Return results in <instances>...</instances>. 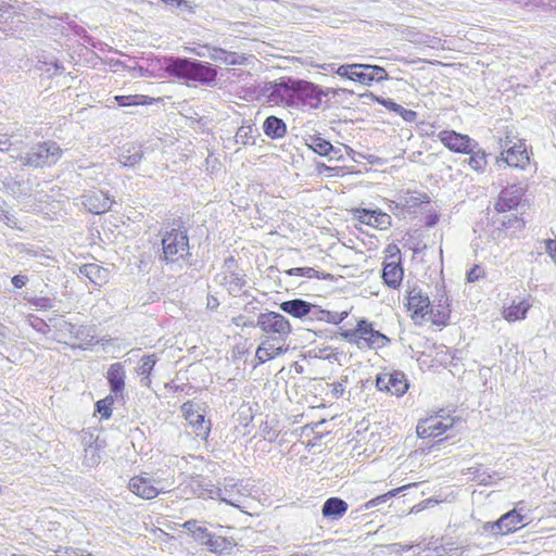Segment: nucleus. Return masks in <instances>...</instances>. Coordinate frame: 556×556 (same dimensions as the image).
<instances>
[{
  "label": "nucleus",
  "mask_w": 556,
  "mask_h": 556,
  "mask_svg": "<svg viewBox=\"0 0 556 556\" xmlns=\"http://www.w3.org/2000/svg\"><path fill=\"white\" fill-rule=\"evenodd\" d=\"M143 157V152L140 147H123L118 154V162L123 166L132 167L138 164Z\"/></svg>",
  "instance_id": "nucleus-28"
},
{
  "label": "nucleus",
  "mask_w": 556,
  "mask_h": 556,
  "mask_svg": "<svg viewBox=\"0 0 556 556\" xmlns=\"http://www.w3.org/2000/svg\"><path fill=\"white\" fill-rule=\"evenodd\" d=\"M279 308L292 317L295 318H304L307 317L312 319V313L314 309V304L304 301L302 299H293L283 301L279 304Z\"/></svg>",
  "instance_id": "nucleus-18"
},
{
  "label": "nucleus",
  "mask_w": 556,
  "mask_h": 556,
  "mask_svg": "<svg viewBox=\"0 0 556 556\" xmlns=\"http://www.w3.org/2000/svg\"><path fill=\"white\" fill-rule=\"evenodd\" d=\"M482 530L483 532H491L494 535H502V528L498 520L495 522H485L482 526Z\"/></svg>",
  "instance_id": "nucleus-54"
},
{
  "label": "nucleus",
  "mask_w": 556,
  "mask_h": 556,
  "mask_svg": "<svg viewBox=\"0 0 556 556\" xmlns=\"http://www.w3.org/2000/svg\"><path fill=\"white\" fill-rule=\"evenodd\" d=\"M407 306L408 309L413 311L412 318L416 320L417 318H424L428 315L430 300L419 288L414 287L408 291Z\"/></svg>",
  "instance_id": "nucleus-16"
},
{
  "label": "nucleus",
  "mask_w": 556,
  "mask_h": 556,
  "mask_svg": "<svg viewBox=\"0 0 556 556\" xmlns=\"http://www.w3.org/2000/svg\"><path fill=\"white\" fill-rule=\"evenodd\" d=\"M428 314L430 315V319L433 324L439 326H444L447 324V319L450 317L448 312L445 309H433L432 307L428 308Z\"/></svg>",
  "instance_id": "nucleus-38"
},
{
  "label": "nucleus",
  "mask_w": 556,
  "mask_h": 556,
  "mask_svg": "<svg viewBox=\"0 0 556 556\" xmlns=\"http://www.w3.org/2000/svg\"><path fill=\"white\" fill-rule=\"evenodd\" d=\"M113 201L102 191H90L83 195L84 206L92 214H103L111 210Z\"/></svg>",
  "instance_id": "nucleus-17"
},
{
  "label": "nucleus",
  "mask_w": 556,
  "mask_h": 556,
  "mask_svg": "<svg viewBox=\"0 0 556 556\" xmlns=\"http://www.w3.org/2000/svg\"><path fill=\"white\" fill-rule=\"evenodd\" d=\"M79 273L98 286L105 283L108 280V270L98 264H85L79 268Z\"/></svg>",
  "instance_id": "nucleus-26"
},
{
  "label": "nucleus",
  "mask_w": 556,
  "mask_h": 556,
  "mask_svg": "<svg viewBox=\"0 0 556 556\" xmlns=\"http://www.w3.org/2000/svg\"><path fill=\"white\" fill-rule=\"evenodd\" d=\"M429 201V198L427 194H417V195H414V194H408L406 197L403 198V205L404 206H409V207H415V206H418L420 203L422 202H428Z\"/></svg>",
  "instance_id": "nucleus-43"
},
{
  "label": "nucleus",
  "mask_w": 556,
  "mask_h": 556,
  "mask_svg": "<svg viewBox=\"0 0 556 556\" xmlns=\"http://www.w3.org/2000/svg\"><path fill=\"white\" fill-rule=\"evenodd\" d=\"M139 96H117L115 97L116 102L119 106L135 105L138 104L137 99Z\"/></svg>",
  "instance_id": "nucleus-52"
},
{
  "label": "nucleus",
  "mask_w": 556,
  "mask_h": 556,
  "mask_svg": "<svg viewBox=\"0 0 556 556\" xmlns=\"http://www.w3.org/2000/svg\"><path fill=\"white\" fill-rule=\"evenodd\" d=\"M357 64L358 63L340 65L336 68V74H338L340 77L354 81V74L357 70Z\"/></svg>",
  "instance_id": "nucleus-41"
},
{
  "label": "nucleus",
  "mask_w": 556,
  "mask_h": 556,
  "mask_svg": "<svg viewBox=\"0 0 556 556\" xmlns=\"http://www.w3.org/2000/svg\"><path fill=\"white\" fill-rule=\"evenodd\" d=\"M438 139L445 148L456 153H469L473 151V148L478 147L476 140L455 130H441L438 134Z\"/></svg>",
  "instance_id": "nucleus-9"
},
{
  "label": "nucleus",
  "mask_w": 556,
  "mask_h": 556,
  "mask_svg": "<svg viewBox=\"0 0 556 556\" xmlns=\"http://www.w3.org/2000/svg\"><path fill=\"white\" fill-rule=\"evenodd\" d=\"M295 81L292 78H280L268 83L263 88V96L274 105L295 108Z\"/></svg>",
  "instance_id": "nucleus-4"
},
{
  "label": "nucleus",
  "mask_w": 556,
  "mask_h": 556,
  "mask_svg": "<svg viewBox=\"0 0 556 556\" xmlns=\"http://www.w3.org/2000/svg\"><path fill=\"white\" fill-rule=\"evenodd\" d=\"M256 326L267 337L280 339L282 342L287 340L292 331L290 321L280 313L266 312L257 316Z\"/></svg>",
  "instance_id": "nucleus-5"
},
{
  "label": "nucleus",
  "mask_w": 556,
  "mask_h": 556,
  "mask_svg": "<svg viewBox=\"0 0 556 556\" xmlns=\"http://www.w3.org/2000/svg\"><path fill=\"white\" fill-rule=\"evenodd\" d=\"M30 303L37 308V309H50L54 307V301L50 298H34L30 300Z\"/></svg>",
  "instance_id": "nucleus-47"
},
{
  "label": "nucleus",
  "mask_w": 556,
  "mask_h": 556,
  "mask_svg": "<svg viewBox=\"0 0 556 556\" xmlns=\"http://www.w3.org/2000/svg\"><path fill=\"white\" fill-rule=\"evenodd\" d=\"M282 342L280 339L274 338V337H266L265 340L262 341V344L265 346L266 351L270 354L273 358L283 353V348L281 344Z\"/></svg>",
  "instance_id": "nucleus-37"
},
{
  "label": "nucleus",
  "mask_w": 556,
  "mask_h": 556,
  "mask_svg": "<svg viewBox=\"0 0 556 556\" xmlns=\"http://www.w3.org/2000/svg\"><path fill=\"white\" fill-rule=\"evenodd\" d=\"M125 369L121 363H114L108 370V381L113 393L118 394L125 387Z\"/></svg>",
  "instance_id": "nucleus-22"
},
{
  "label": "nucleus",
  "mask_w": 556,
  "mask_h": 556,
  "mask_svg": "<svg viewBox=\"0 0 556 556\" xmlns=\"http://www.w3.org/2000/svg\"><path fill=\"white\" fill-rule=\"evenodd\" d=\"M470 157L468 159V165L476 172H483L486 166V153L479 148H473L472 152H469Z\"/></svg>",
  "instance_id": "nucleus-33"
},
{
  "label": "nucleus",
  "mask_w": 556,
  "mask_h": 556,
  "mask_svg": "<svg viewBox=\"0 0 556 556\" xmlns=\"http://www.w3.org/2000/svg\"><path fill=\"white\" fill-rule=\"evenodd\" d=\"M232 324H235L237 327H251V328H254V327H257L256 326V323L252 319H249L247 318L245 316L243 315H239V316H236L232 318Z\"/></svg>",
  "instance_id": "nucleus-51"
},
{
  "label": "nucleus",
  "mask_w": 556,
  "mask_h": 556,
  "mask_svg": "<svg viewBox=\"0 0 556 556\" xmlns=\"http://www.w3.org/2000/svg\"><path fill=\"white\" fill-rule=\"evenodd\" d=\"M428 424H430V427L434 430L435 437H439L453 427L454 419L448 415H435L428 417Z\"/></svg>",
  "instance_id": "nucleus-30"
},
{
  "label": "nucleus",
  "mask_w": 556,
  "mask_h": 556,
  "mask_svg": "<svg viewBox=\"0 0 556 556\" xmlns=\"http://www.w3.org/2000/svg\"><path fill=\"white\" fill-rule=\"evenodd\" d=\"M323 105L321 88L311 81L296 79L295 81V108H308L318 110Z\"/></svg>",
  "instance_id": "nucleus-7"
},
{
  "label": "nucleus",
  "mask_w": 556,
  "mask_h": 556,
  "mask_svg": "<svg viewBox=\"0 0 556 556\" xmlns=\"http://www.w3.org/2000/svg\"><path fill=\"white\" fill-rule=\"evenodd\" d=\"M389 79L387 71L379 65L371 64H357V70L354 74V81L362 85L370 86L372 83H381Z\"/></svg>",
  "instance_id": "nucleus-14"
},
{
  "label": "nucleus",
  "mask_w": 556,
  "mask_h": 556,
  "mask_svg": "<svg viewBox=\"0 0 556 556\" xmlns=\"http://www.w3.org/2000/svg\"><path fill=\"white\" fill-rule=\"evenodd\" d=\"M49 323H51L53 328L63 334H74L76 329L72 323L64 319L49 318Z\"/></svg>",
  "instance_id": "nucleus-39"
},
{
  "label": "nucleus",
  "mask_w": 556,
  "mask_h": 556,
  "mask_svg": "<svg viewBox=\"0 0 556 556\" xmlns=\"http://www.w3.org/2000/svg\"><path fill=\"white\" fill-rule=\"evenodd\" d=\"M377 102L380 103L381 105H383L386 109H388L389 111H392V112H395L396 114L400 113V110L402 108V105L395 103L393 100L391 99H377Z\"/></svg>",
  "instance_id": "nucleus-55"
},
{
  "label": "nucleus",
  "mask_w": 556,
  "mask_h": 556,
  "mask_svg": "<svg viewBox=\"0 0 556 556\" xmlns=\"http://www.w3.org/2000/svg\"><path fill=\"white\" fill-rule=\"evenodd\" d=\"M156 362L157 357L155 354L146 355L140 359L136 368V372L141 376V383L146 387H149L151 383L150 376Z\"/></svg>",
  "instance_id": "nucleus-27"
},
{
  "label": "nucleus",
  "mask_w": 556,
  "mask_h": 556,
  "mask_svg": "<svg viewBox=\"0 0 556 556\" xmlns=\"http://www.w3.org/2000/svg\"><path fill=\"white\" fill-rule=\"evenodd\" d=\"M383 282L390 288H397L403 279V268L399 262L386 263L382 269Z\"/></svg>",
  "instance_id": "nucleus-23"
},
{
  "label": "nucleus",
  "mask_w": 556,
  "mask_h": 556,
  "mask_svg": "<svg viewBox=\"0 0 556 556\" xmlns=\"http://www.w3.org/2000/svg\"><path fill=\"white\" fill-rule=\"evenodd\" d=\"M163 253L160 258L166 262H177L188 254L189 238L187 231L180 228H172L166 230L162 236Z\"/></svg>",
  "instance_id": "nucleus-3"
},
{
  "label": "nucleus",
  "mask_w": 556,
  "mask_h": 556,
  "mask_svg": "<svg viewBox=\"0 0 556 556\" xmlns=\"http://www.w3.org/2000/svg\"><path fill=\"white\" fill-rule=\"evenodd\" d=\"M113 397L106 396L103 400H100L96 403L97 412L101 415L102 418H110L112 415L111 405L113 404Z\"/></svg>",
  "instance_id": "nucleus-40"
},
{
  "label": "nucleus",
  "mask_w": 556,
  "mask_h": 556,
  "mask_svg": "<svg viewBox=\"0 0 556 556\" xmlns=\"http://www.w3.org/2000/svg\"><path fill=\"white\" fill-rule=\"evenodd\" d=\"M161 479L136 476L129 480L128 489L143 500L155 498L159 494L167 492V488Z\"/></svg>",
  "instance_id": "nucleus-8"
},
{
  "label": "nucleus",
  "mask_w": 556,
  "mask_h": 556,
  "mask_svg": "<svg viewBox=\"0 0 556 556\" xmlns=\"http://www.w3.org/2000/svg\"><path fill=\"white\" fill-rule=\"evenodd\" d=\"M399 115L406 122L413 123L417 118V113L413 110L401 108Z\"/></svg>",
  "instance_id": "nucleus-58"
},
{
  "label": "nucleus",
  "mask_w": 556,
  "mask_h": 556,
  "mask_svg": "<svg viewBox=\"0 0 556 556\" xmlns=\"http://www.w3.org/2000/svg\"><path fill=\"white\" fill-rule=\"evenodd\" d=\"M181 409L186 420L193 427L195 435L206 439L211 431V421L205 420L204 415L194 409V405L192 403H185L181 406Z\"/></svg>",
  "instance_id": "nucleus-13"
},
{
  "label": "nucleus",
  "mask_w": 556,
  "mask_h": 556,
  "mask_svg": "<svg viewBox=\"0 0 556 556\" xmlns=\"http://www.w3.org/2000/svg\"><path fill=\"white\" fill-rule=\"evenodd\" d=\"M63 150L52 140L39 141L27 151L20 153L15 160L22 166L29 168H45L54 165L62 156Z\"/></svg>",
  "instance_id": "nucleus-2"
},
{
  "label": "nucleus",
  "mask_w": 556,
  "mask_h": 556,
  "mask_svg": "<svg viewBox=\"0 0 556 556\" xmlns=\"http://www.w3.org/2000/svg\"><path fill=\"white\" fill-rule=\"evenodd\" d=\"M530 307L531 304L526 300L513 301L508 307L504 308L503 316L507 321L521 320L526 318Z\"/></svg>",
  "instance_id": "nucleus-25"
},
{
  "label": "nucleus",
  "mask_w": 556,
  "mask_h": 556,
  "mask_svg": "<svg viewBox=\"0 0 556 556\" xmlns=\"http://www.w3.org/2000/svg\"><path fill=\"white\" fill-rule=\"evenodd\" d=\"M30 326L38 332L47 334L50 331V325L42 318L31 316L29 318Z\"/></svg>",
  "instance_id": "nucleus-46"
},
{
  "label": "nucleus",
  "mask_w": 556,
  "mask_h": 556,
  "mask_svg": "<svg viewBox=\"0 0 556 556\" xmlns=\"http://www.w3.org/2000/svg\"><path fill=\"white\" fill-rule=\"evenodd\" d=\"M344 390H345L344 381H340V382L334 383L332 392L336 395V397H340L343 395Z\"/></svg>",
  "instance_id": "nucleus-62"
},
{
  "label": "nucleus",
  "mask_w": 556,
  "mask_h": 556,
  "mask_svg": "<svg viewBox=\"0 0 556 556\" xmlns=\"http://www.w3.org/2000/svg\"><path fill=\"white\" fill-rule=\"evenodd\" d=\"M205 545L208 547V551L213 553H223L225 551H230L232 548L231 541L224 536L215 534H211Z\"/></svg>",
  "instance_id": "nucleus-32"
},
{
  "label": "nucleus",
  "mask_w": 556,
  "mask_h": 556,
  "mask_svg": "<svg viewBox=\"0 0 556 556\" xmlns=\"http://www.w3.org/2000/svg\"><path fill=\"white\" fill-rule=\"evenodd\" d=\"M39 63H41V61H39ZM51 67H53V72L50 74V76L59 75L64 71L63 65L58 60L50 62L43 61L42 65L39 66V70L50 73Z\"/></svg>",
  "instance_id": "nucleus-44"
},
{
  "label": "nucleus",
  "mask_w": 556,
  "mask_h": 556,
  "mask_svg": "<svg viewBox=\"0 0 556 556\" xmlns=\"http://www.w3.org/2000/svg\"><path fill=\"white\" fill-rule=\"evenodd\" d=\"M211 534L212 533L208 532L205 527L199 526V528L193 531L192 538L201 544L205 545Z\"/></svg>",
  "instance_id": "nucleus-50"
},
{
  "label": "nucleus",
  "mask_w": 556,
  "mask_h": 556,
  "mask_svg": "<svg viewBox=\"0 0 556 556\" xmlns=\"http://www.w3.org/2000/svg\"><path fill=\"white\" fill-rule=\"evenodd\" d=\"M255 130L256 129L254 128L253 125H242L236 132V143L241 146L254 144L255 140L253 134Z\"/></svg>",
  "instance_id": "nucleus-34"
},
{
  "label": "nucleus",
  "mask_w": 556,
  "mask_h": 556,
  "mask_svg": "<svg viewBox=\"0 0 556 556\" xmlns=\"http://www.w3.org/2000/svg\"><path fill=\"white\" fill-rule=\"evenodd\" d=\"M352 336L357 338L356 343L359 346L381 348L389 342V339L384 334L375 330L372 325L365 319L358 321Z\"/></svg>",
  "instance_id": "nucleus-11"
},
{
  "label": "nucleus",
  "mask_w": 556,
  "mask_h": 556,
  "mask_svg": "<svg viewBox=\"0 0 556 556\" xmlns=\"http://www.w3.org/2000/svg\"><path fill=\"white\" fill-rule=\"evenodd\" d=\"M255 357L258 359L260 363H265L269 359H273V357L266 351L265 346L262 343L260 344V346L256 350Z\"/></svg>",
  "instance_id": "nucleus-57"
},
{
  "label": "nucleus",
  "mask_w": 556,
  "mask_h": 556,
  "mask_svg": "<svg viewBox=\"0 0 556 556\" xmlns=\"http://www.w3.org/2000/svg\"><path fill=\"white\" fill-rule=\"evenodd\" d=\"M208 52V58L214 62H220L224 64V58L227 54V51L220 48L211 47L210 45H204Z\"/></svg>",
  "instance_id": "nucleus-45"
},
{
  "label": "nucleus",
  "mask_w": 556,
  "mask_h": 556,
  "mask_svg": "<svg viewBox=\"0 0 556 556\" xmlns=\"http://www.w3.org/2000/svg\"><path fill=\"white\" fill-rule=\"evenodd\" d=\"M357 218L361 223L379 229H387L391 226V216L376 210L362 208L357 211Z\"/></svg>",
  "instance_id": "nucleus-20"
},
{
  "label": "nucleus",
  "mask_w": 556,
  "mask_h": 556,
  "mask_svg": "<svg viewBox=\"0 0 556 556\" xmlns=\"http://www.w3.org/2000/svg\"><path fill=\"white\" fill-rule=\"evenodd\" d=\"M263 130L270 139H280L287 134V125L281 118L271 115L264 121Z\"/></svg>",
  "instance_id": "nucleus-24"
},
{
  "label": "nucleus",
  "mask_w": 556,
  "mask_h": 556,
  "mask_svg": "<svg viewBox=\"0 0 556 556\" xmlns=\"http://www.w3.org/2000/svg\"><path fill=\"white\" fill-rule=\"evenodd\" d=\"M502 152L497 163L504 162L510 167L523 169L530 162L525 142L518 140L514 142L508 136L501 143Z\"/></svg>",
  "instance_id": "nucleus-6"
},
{
  "label": "nucleus",
  "mask_w": 556,
  "mask_h": 556,
  "mask_svg": "<svg viewBox=\"0 0 556 556\" xmlns=\"http://www.w3.org/2000/svg\"><path fill=\"white\" fill-rule=\"evenodd\" d=\"M11 281L16 289H21L27 283L28 278L25 275H15Z\"/></svg>",
  "instance_id": "nucleus-60"
},
{
  "label": "nucleus",
  "mask_w": 556,
  "mask_h": 556,
  "mask_svg": "<svg viewBox=\"0 0 556 556\" xmlns=\"http://www.w3.org/2000/svg\"><path fill=\"white\" fill-rule=\"evenodd\" d=\"M416 432L419 438H431L435 437V432L428 424V418L420 420L416 427Z\"/></svg>",
  "instance_id": "nucleus-42"
},
{
  "label": "nucleus",
  "mask_w": 556,
  "mask_h": 556,
  "mask_svg": "<svg viewBox=\"0 0 556 556\" xmlns=\"http://www.w3.org/2000/svg\"><path fill=\"white\" fill-rule=\"evenodd\" d=\"M525 189L519 184H513L505 187L498 194L494 208L502 213L516 210L521 202Z\"/></svg>",
  "instance_id": "nucleus-12"
},
{
  "label": "nucleus",
  "mask_w": 556,
  "mask_h": 556,
  "mask_svg": "<svg viewBox=\"0 0 556 556\" xmlns=\"http://www.w3.org/2000/svg\"><path fill=\"white\" fill-rule=\"evenodd\" d=\"M165 71L173 77L187 83H199L210 86L217 77V71L207 62L190 58H169L165 62Z\"/></svg>",
  "instance_id": "nucleus-1"
},
{
  "label": "nucleus",
  "mask_w": 556,
  "mask_h": 556,
  "mask_svg": "<svg viewBox=\"0 0 556 556\" xmlns=\"http://www.w3.org/2000/svg\"><path fill=\"white\" fill-rule=\"evenodd\" d=\"M190 51L200 58L208 56V52L204 46H201L199 49L192 48Z\"/></svg>",
  "instance_id": "nucleus-64"
},
{
  "label": "nucleus",
  "mask_w": 556,
  "mask_h": 556,
  "mask_svg": "<svg viewBox=\"0 0 556 556\" xmlns=\"http://www.w3.org/2000/svg\"><path fill=\"white\" fill-rule=\"evenodd\" d=\"M13 5L7 0H0V24L7 22L13 14Z\"/></svg>",
  "instance_id": "nucleus-48"
},
{
  "label": "nucleus",
  "mask_w": 556,
  "mask_h": 556,
  "mask_svg": "<svg viewBox=\"0 0 556 556\" xmlns=\"http://www.w3.org/2000/svg\"><path fill=\"white\" fill-rule=\"evenodd\" d=\"M348 508L349 505L344 500L332 496L324 503L321 514L327 519L338 520L346 513Z\"/></svg>",
  "instance_id": "nucleus-21"
},
{
  "label": "nucleus",
  "mask_w": 556,
  "mask_h": 556,
  "mask_svg": "<svg viewBox=\"0 0 556 556\" xmlns=\"http://www.w3.org/2000/svg\"><path fill=\"white\" fill-rule=\"evenodd\" d=\"M56 553H58V556H89L90 555L88 553H85L84 551H80L77 548H72V547L59 549Z\"/></svg>",
  "instance_id": "nucleus-56"
},
{
  "label": "nucleus",
  "mask_w": 556,
  "mask_h": 556,
  "mask_svg": "<svg viewBox=\"0 0 556 556\" xmlns=\"http://www.w3.org/2000/svg\"><path fill=\"white\" fill-rule=\"evenodd\" d=\"M378 390L402 396L408 390V383L402 371L381 372L376 378Z\"/></svg>",
  "instance_id": "nucleus-10"
},
{
  "label": "nucleus",
  "mask_w": 556,
  "mask_h": 556,
  "mask_svg": "<svg viewBox=\"0 0 556 556\" xmlns=\"http://www.w3.org/2000/svg\"><path fill=\"white\" fill-rule=\"evenodd\" d=\"M470 470H472V479L479 484H491L493 477L496 476L495 471L491 472L483 466L471 468Z\"/></svg>",
  "instance_id": "nucleus-35"
},
{
  "label": "nucleus",
  "mask_w": 556,
  "mask_h": 556,
  "mask_svg": "<svg viewBox=\"0 0 556 556\" xmlns=\"http://www.w3.org/2000/svg\"><path fill=\"white\" fill-rule=\"evenodd\" d=\"M522 505L523 502H519L517 504V508L509 510L498 519L502 528V535L514 532L525 525L526 516L521 514V510L523 509L521 507Z\"/></svg>",
  "instance_id": "nucleus-19"
},
{
  "label": "nucleus",
  "mask_w": 556,
  "mask_h": 556,
  "mask_svg": "<svg viewBox=\"0 0 556 556\" xmlns=\"http://www.w3.org/2000/svg\"><path fill=\"white\" fill-rule=\"evenodd\" d=\"M545 250L553 261L556 260V239H547L544 241Z\"/></svg>",
  "instance_id": "nucleus-59"
},
{
  "label": "nucleus",
  "mask_w": 556,
  "mask_h": 556,
  "mask_svg": "<svg viewBox=\"0 0 556 556\" xmlns=\"http://www.w3.org/2000/svg\"><path fill=\"white\" fill-rule=\"evenodd\" d=\"M306 144L315 153L321 156L330 155L332 151V144L319 136H311Z\"/></svg>",
  "instance_id": "nucleus-31"
},
{
  "label": "nucleus",
  "mask_w": 556,
  "mask_h": 556,
  "mask_svg": "<svg viewBox=\"0 0 556 556\" xmlns=\"http://www.w3.org/2000/svg\"><path fill=\"white\" fill-rule=\"evenodd\" d=\"M199 523L197 520H188L184 523V528L192 535L193 531L199 528Z\"/></svg>",
  "instance_id": "nucleus-63"
},
{
  "label": "nucleus",
  "mask_w": 556,
  "mask_h": 556,
  "mask_svg": "<svg viewBox=\"0 0 556 556\" xmlns=\"http://www.w3.org/2000/svg\"><path fill=\"white\" fill-rule=\"evenodd\" d=\"M409 488V485H405V486H402V488H397V489H394V490H391L382 495H379V496H376L375 498L368 501L367 503L364 504V507L365 509H370V508H374L380 504H383L386 503L387 501H389L390 498H392L393 496H395L396 494H399L402 490L404 489H407Z\"/></svg>",
  "instance_id": "nucleus-36"
},
{
  "label": "nucleus",
  "mask_w": 556,
  "mask_h": 556,
  "mask_svg": "<svg viewBox=\"0 0 556 556\" xmlns=\"http://www.w3.org/2000/svg\"><path fill=\"white\" fill-rule=\"evenodd\" d=\"M484 275V270L479 265H475L468 273H467V280L468 282H475L480 277Z\"/></svg>",
  "instance_id": "nucleus-53"
},
{
  "label": "nucleus",
  "mask_w": 556,
  "mask_h": 556,
  "mask_svg": "<svg viewBox=\"0 0 556 556\" xmlns=\"http://www.w3.org/2000/svg\"><path fill=\"white\" fill-rule=\"evenodd\" d=\"M346 317H348V312H342V313L330 312L327 309H323L317 305H314L311 320L316 319V320L326 321L328 324L338 325V324L342 323Z\"/></svg>",
  "instance_id": "nucleus-29"
},
{
  "label": "nucleus",
  "mask_w": 556,
  "mask_h": 556,
  "mask_svg": "<svg viewBox=\"0 0 556 556\" xmlns=\"http://www.w3.org/2000/svg\"><path fill=\"white\" fill-rule=\"evenodd\" d=\"M235 265L236 261L233 257H228L225 260L223 285L227 287V290L231 295L239 294L247 282L244 275L241 271H236L233 269Z\"/></svg>",
  "instance_id": "nucleus-15"
},
{
  "label": "nucleus",
  "mask_w": 556,
  "mask_h": 556,
  "mask_svg": "<svg viewBox=\"0 0 556 556\" xmlns=\"http://www.w3.org/2000/svg\"><path fill=\"white\" fill-rule=\"evenodd\" d=\"M245 61V56L243 54L237 52H228L224 58V64L226 65H241Z\"/></svg>",
  "instance_id": "nucleus-49"
},
{
  "label": "nucleus",
  "mask_w": 556,
  "mask_h": 556,
  "mask_svg": "<svg viewBox=\"0 0 556 556\" xmlns=\"http://www.w3.org/2000/svg\"><path fill=\"white\" fill-rule=\"evenodd\" d=\"M12 146V142L7 135H0V151H9Z\"/></svg>",
  "instance_id": "nucleus-61"
}]
</instances>
